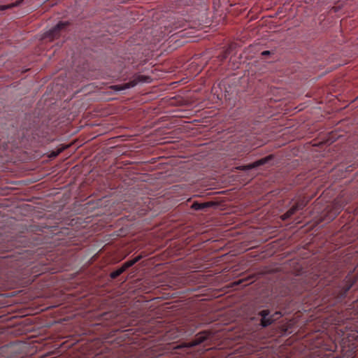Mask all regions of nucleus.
<instances>
[{"instance_id":"8","label":"nucleus","mask_w":358,"mask_h":358,"mask_svg":"<svg viewBox=\"0 0 358 358\" xmlns=\"http://www.w3.org/2000/svg\"><path fill=\"white\" fill-rule=\"evenodd\" d=\"M64 24L63 23H59L57 25V29H60L62 27H63Z\"/></svg>"},{"instance_id":"6","label":"nucleus","mask_w":358,"mask_h":358,"mask_svg":"<svg viewBox=\"0 0 358 358\" xmlns=\"http://www.w3.org/2000/svg\"><path fill=\"white\" fill-rule=\"evenodd\" d=\"M16 5L17 4L12 3V4H9V5H6V6H0V10H3L7 9V8H12Z\"/></svg>"},{"instance_id":"7","label":"nucleus","mask_w":358,"mask_h":358,"mask_svg":"<svg viewBox=\"0 0 358 358\" xmlns=\"http://www.w3.org/2000/svg\"><path fill=\"white\" fill-rule=\"evenodd\" d=\"M295 209H296L295 208H291L285 215H284V217L283 218L285 219V217H289L291 215H292L294 213Z\"/></svg>"},{"instance_id":"11","label":"nucleus","mask_w":358,"mask_h":358,"mask_svg":"<svg viewBox=\"0 0 358 358\" xmlns=\"http://www.w3.org/2000/svg\"><path fill=\"white\" fill-rule=\"evenodd\" d=\"M59 152L54 153L53 156H57L58 155Z\"/></svg>"},{"instance_id":"3","label":"nucleus","mask_w":358,"mask_h":358,"mask_svg":"<svg viewBox=\"0 0 358 358\" xmlns=\"http://www.w3.org/2000/svg\"><path fill=\"white\" fill-rule=\"evenodd\" d=\"M140 257H137L136 258H134V259L132 260H130V261H127V262H125L122 266L124 268V270H126L127 268H128L129 267L131 266L132 265H134L136 262H137L139 259H140Z\"/></svg>"},{"instance_id":"5","label":"nucleus","mask_w":358,"mask_h":358,"mask_svg":"<svg viewBox=\"0 0 358 358\" xmlns=\"http://www.w3.org/2000/svg\"><path fill=\"white\" fill-rule=\"evenodd\" d=\"M207 206H208V203H195L192 204V208L194 209H195V210H200L201 208H205Z\"/></svg>"},{"instance_id":"9","label":"nucleus","mask_w":358,"mask_h":358,"mask_svg":"<svg viewBox=\"0 0 358 358\" xmlns=\"http://www.w3.org/2000/svg\"><path fill=\"white\" fill-rule=\"evenodd\" d=\"M126 88H129V86L127 85H125L124 87H120L118 88L119 90H124V89H126Z\"/></svg>"},{"instance_id":"1","label":"nucleus","mask_w":358,"mask_h":358,"mask_svg":"<svg viewBox=\"0 0 358 358\" xmlns=\"http://www.w3.org/2000/svg\"><path fill=\"white\" fill-rule=\"evenodd\" d=\"M264 163V160H259L257 162H255L254 163H252L249 165H247V166H240V167H237L238 169H241V170H244V171H248V170H250V169H252L253 168H255L261 164H263Z\"/></svg>"},{"instance_id":"10","label":"nucleus","mask_w":358,"mask_h":358,"mask_svg":"<svg viewBox=\"0 0 358 358\" xmlns=\"http://www.w3.org/2000/svg\"><path fill=\"white\" fill-rule=\"evenodd\" d=\"M268 53V51H264V52H262L263 55H267Z\"/></svg>"},{"instance_id":"2","label":"nucleus","mask_w":358,"mask_h":358,"mask_svg":"<svg viewBox=\"0 0 358 358\" xmlns=\"http://www.w3.org/2000/svg\"><path fill=\"white\" fill-rule=\"evenodd\" d=\"M260 315L262 316L261 323L263 327H266L272 322V320L267 317L268 313L266 310L261 312Z\"/></svg>"},{"instance_id":"4","label":"nucleus","mask_w":358,"mask_h":358,"mask_svg":"<svg viewBox=\"0 0 358 358\" xmlns=\"http://www.w3.org/2000/svg\"><path fill=\"white\" fill-rule=\"evenodd\" d=\"M124 271L125 270L124 269V268L122 266H121L120 268H118L115 271L111 273L110 276H111V278H115L117 276H118L119 275H120L122 273H123Z\"/></svg>"}]
</instances>
